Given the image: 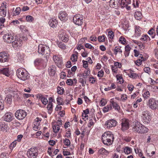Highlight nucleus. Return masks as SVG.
Returning <instances> with one entry per match:
<instances>
[{
	"instance_id": "obj_24",
	"label": "nucleus",
	"mask_w": 158,
	"mask_h": 158,
	"mask_svg": "<svg viewBox=\"0 0 158 158\" xmlns=\"http://www.w3.org/2000/svg\"><path fill=\"white\" fill-rule=\"evenodd\" d=\"M1 74L4 75L6 76H9L10 74L8 69L6 68L0 69V74Z\"/></svg>"
},
{
	"instance_id": "obj_34",
	"label": "nucleus",
	"mask_w": 158,
	"mask_h": 158,
	"mask_svg": "<svg viewBox=\"0 0 158 158\" xmlns=\"http://www.w3.org/2000/svg\"><path fill=\"white\" fill-rule=\"evenodd\" d=\"M112 109V107L110 104L109 105H108L104 107L103 108V111L104 112L106 113L108 112L109 110H111Z\"/></svg>"
},
{
	"instance_id": "obj_9",
	"label": "nucleus",
	"mask_w": 158,
	"mask_h": 158,
	"mask_svg": "<svg viewBox=\"0 0 158 158\" xmlns=\"http://www.w3.org/2000/svg\"><path fill=\"white\" fill-rule=\"evenodd\" d=\"M36 148H31L27 152V155L29 158H36L38 155L37 150Z\"/></svg>"
},
{
	"instance_id": "obj_11",
	"label": "nucleus",
	"mask_w": 158,
	"mask_h": 158,
	"mask_svg": "<svg viewBox=\"0 0 158 158\" xmlns=\"http://www.w3.org/2000/svg\"><path fill=\"white\" fill-rule=\"evenodd\" d=\"M9 55L6 52H2L0 53V62H4L9 60Z\"/></svg>"
},
{
	"instance_id": "obj_53",
	"label": "nucleus",
	"mask_w": 158,
	"mask_h": 158,
	"mask_svg": "<svg viewBox=\"0 0 158 158\" xmlns=\"http://www.w3.org/2000/svg\"><path fill=\"white\" fill-rule=\"evenodd\" d=\"M104 74V72L102 70H101L98 72V76L99 77H101L103 76Z\"/></svg>"
},
{
	"instance_id": "obj_40",
	"label": "nucleus",
	"mask_w": 158,
	"mask_h": 158,
	"mask_svg": "<svg viewBox=\"0 0 158 158\" xmlns=\"http://www.w3.org/2000/svg\"><path fill=\"white\" fill-rule=\"evenodd\" d=\"M52 106H53V104L52 103H48V104L47 106V108L48 110V112L49 114H51V112L52 110Z\"/></svg>"
},
{
	"instance_id": "obj_50",
	"label": "nucleus",
	"mask_w": 158,
	"mask_h": 158,
	"mask_svg": "<svg viewBox=\"0 0 158 158\" xmlns=\"http://www.w3.org/2000/svg\"><path fill=\"white\" fill-rule=\"evenodd\" d=\"M119 41L122 44H124L126 42L125 39L123 37H121L119 38Z\"/></svg>"
},
{
	"instance_id": "obj_52",
	"label": "nucleus",
	"mask_w": 158,
	"mask_h": 158,
	"mask_svg": "<svg viewBox=\"0 0 158 158\" xmlns=\"http://www.w3.org/2000/svg\"><path fill=\"white\" fill-rule=\"evenodd\" d=\"M16 140L14 141L10 144V148L11 149L12 148H13L14 147H15L16 145Z\"/></svg>"
},
{
	"instance_id": "obj_63",
	"label": "nucleus",
	"mask_w": 158,
	"mask_h": 158,
	"mask_svg": "<svg viewBox=\"0 0 158 158\" xmlns=\"http://www.w3.org/2000/svg\"><path fill=\"white\" fill-rule=\"evenodd\" d=\"M112 71L114 73H116L117 72V68L115 66H111Z\"/></svg>"
},
{
	"instance_id": "obj_17",
	"label": "nucleus",
	"mask_w": 158,
	"mask_h": 158,
	"mask_svg": "<svg viewBox=\"0 0 158 158\" xmlns=\"http://www.w3.org/2000/svg\"><path fill=\"white\" fill-rule=\"evenodd\" d=\"M117 124V122L116 120L114 119H110L107 121L105 123L107 128H111L115 127Z\"/></svg>"
},
{
	"instance_id": "obj_14",
	"label": "nucleus",
	"mask_w": 158,
	"mask_h": 158,
	"mask_svg": "<svg viewBox=\"0 0 158 158\" xmlns=\"http://www.w3.org/2000/svg\"><path fill=\"white\" fill-rule=\"evenodd\" d=\"M53 60L58 67H61L63 64L61 58H60L56 56H54L53 57Z\"/></svg>"
},
{
	"instance_id": "obj_38",
	"label": "nucleus",
	"mask_w": 158,
	"mask_h": 158,
	"mask_svg": "<svg viewBox=\"0 0 158 158\" xmlns=\"http://www.w3.org/2000/svg\"><path fill=\"white\" fill-rule=\"evenodd\" d=\"M64 34H66L64 31L63 30L60 31L59 32L58 35L59 39H60L63 36L65 35Z\"/></svg>"
},
{
	"instance_id": "obj_10",
	"label": "nucleus",
	"mask_w": 158,
	"mask_h": 158,
	"mask_svg": "<svg viewBox=\"0 0 158 158\" xmlns=\"http://www.w3.org/2000/svg\"><path fill=\"white\" fill-rule=\"evenodd\" d=\"M129 120L126 118L122 119L121 123V130L123 131L127 130L129 129Z\"/></svg>"
},
{
	"instance_id": "obj_64",
	"label": "nucleus",
	"mask_w": 158,
	"mask_h": 158,
	"mask_svg": "<svg viewBox=\"0 0 158 158\" xmlns=\"http://www.w3.org/2000/svg\"><path fill=\"white\" fill-rule=\"evenodd\" d=\"M23 137V135H19L17 137V139L16 141L18 142H20L22 138Z\"/></svg>"
},
{
	"instance_id": "obj_30",
	"label": "nucleus",
	"mask_w": 158,
	"mask_h": 158,
	"mask_svg": "<svg viewBox=\"0 0 158 158\" xmlns=\"http://www.w3.org/2000/svg\"><path fill=\"white\" fill-rule=\"evenodd\" d=\"M122 52V51L121 49V47L119 46L115 47L114 49V53L115 55H116L118 52L121 53Z\"/></svg>"
},
{
	"instance_id": "obj_22",
	"label": "nucleus",
	"mask_w": 158,
	"mask_h": 158,
	"mask_svg": "<svg viewBox=\"0 0 158 158\" xmlns=\"http://www.w3.org/2000/svg\"><path fill=\"white\" fill-rule=\"evenodd\" d=\"M56 67L55 65H52L49 67L48 69V72L49 75L53 76L56 73Z\"/></svg>"
},
{
	"instance_id": "obj_6",
	"label": "nucleus",
	"mask_w": 158,
	"mask_h": 158,
	"mask_svg": "<svg viewBox=\"0 0 158 158\" xmlns=\"http://www.w3.org/2000/svg\"><path fill=\"white\" fill-rule=\"evenodd\" d=\"M149 107L152 110H156L158 108V101L154 98L150 99L148 102Z\"/></svg>"
},
{
	"instance_id": "obj_56",
	"label": "nucleus",
	"mask_w": 158,
	"mask_h": 158,
	"mask_svg": "<svg viewBox=\"0 0 158 158\" xmlns=\"http://www.w3.org/2000/svg\"><path fill=\"white\" fill-rule=\"evenodd\" d=\"M144 71L148 74L151 72L150 69L149 67H146L144 68Z\"/></svg>"
},
{
	"instance_id": "obj_19",
	"label": "nucleus",
	"mask_w": 158,
	"mask_h": 158,
	"mask_svg": "<svg viewBox=\"0 0 158 158\" xmlns=\"http://www.w3.org/2000/svg\"><path fill=\"white\" fill-rule=\"evenodd\" d=\"M58 17L62 21H66L68 18L67 13L64 11H60Z\"/></svg>"
},
{
	"instance_id": "obj_8",
	"label": "nucleus",
	"mask_w": 158,
	"mask_h": 158,
	"mask_svg": "<svg viewBox=\"0 0 158 158\" xmlns=\"http://www.w3.org/2000/svg\"><path fill=\"white\" fill-rule=\"evenodd\" d=\"M16 118L19 120H22L27 115V113L24 110H19L15 113Z\"/></svg>"
},
{
	"instance_id": "obj_54",
	"label": "nucleus",
	"mask_w": 158,
	"mask_h": 158,
	"mask_svg": "<svg viewBox=\"0 0 158 158\" xmlns=\"http://www.w3.org/2000/svg\"><path fill=\"white\" fill-rule=\"evenodd\" d=\"M79 82L81 84L82 86H85V85L86 84V82L84 79L80 78L79 79Z\"/></svg>"
},
{
	"instance_id": "obj_36",
	"label": "nucleus",
	"mask_w": 158,
	"mask_h": 158,
	"mask_svg": "<svg viewBox=\"0 0 158 158\" xmlns=\"http://www.w3.org/2000/svg\"><path fill=\"white\" fill-rule=\"evenodd\" d=\"M58 46L60 48L64 49L66 48V45L65 44L61 42H57V43Z\"/></svg>"
},
{
	"instance_id": "obj_21",
	"label": "nucleus",
	"mask_w": 158,
	"mask_h": 158,
	"mask_svg": "<svg viewBox=\"0 0 158 158\" xmlns=\"http://www.w3.org/2000/svg\"><path fill=\"white\" fill-rule=\"evenodd\" d=\"M58 23L57 20L54 18L51 19L48 22L50 26L53 28L56 27Z\"/></svg>"
},
{
	"instance_id": "obj_39",
	"label": "nucleus",
	"mask_w": 158,
	"mask_h": 158,
	"mask_svg": "<svg viewBox=\"0 0 158 158\" xmlns=\"http://www.w3.org/2000/svg\"><path fill=\"white\" fill-rule=\"evenodd\" d=\"M64 91V90L63 88L58 86L57 88V92L58 94L60 95L62 94Z\"/></svg>"
},
{
	"instance_id": "obj_43",
	"label": "nucleus",
	"mask_w": 158,
	"mask_h": 158,
	"mask_svg": "<svg viewBox=\"0 0 158 158\" xmlns=\"http://www.w3.org/2000/svg\"><path fill=\"white\" fill-rule=\"evenodd\" d=\"M132 149L131 148L127 147L125 148L124 149V152L125 153L127 154H128L130 153Z\"/></svg>"
},
{
	"instance_id": "obj_62",
	"label": "nucleus",
	"mask_w": 158,
	"mask_h": 158,
	"mask_svg": "<svg viewBox=\"0 0 158 158\" xmlns=\"http://www.w3.org/2000/svg\"><path fill=\"white\" fill-rule=\"evenodd\" d=\"M127 87L130 91H132L133 90L134 86L132 85H128Z\"/></svg>"
},
{
	"instance_id": "obj_4",
	"label": "nucleus",
	"mask_w": 158,
	"mask_h": 158,
	"mask_svg": "<svg viewBox=\"0 0 158 158\" xmlns=\"http://www.w3.org/2000/svg\"><path fill=\"white\" fill-rule=\"evenodd\" d=\"M38 52L42 55H47L46 56H48L50 54V51L48 46L40 44L38 46Z\"/></svg>"
},
{
	"instance_id": "obj_42",
	"label": "nucleus",
	"mask_w": 158,
	"mask_h": 158,
	"mask_svg": "<svg viewBox=\"0 0 158 158\" xmlns=\"http://www.w3.org/2000/svg\"><path fill=\"white\" fill-rule=\"evenodd\" d=\"M64 35H65L63 36L61 38L60 40L63 42H67L68 41L69 39L67 34H64Z\"/></svg>"
},
{
	"instance_id": "obj_28",
	"label": "nucleus",
	"mask_w": 158,
	"mask_h": 158,
	"mask_svg": "<svg viewBox=\"0 0 158 158\" xmlns=\"http://www.w3.org/2000/svg\"><path fill=\"white\" fill-rule=\"evenodd\" d=\"M39 96L43 104L46 105L48 103V101L47 99L46 98H44L41 94H39Z\"/></svg>"
},
{
	"instance_id": "obj_44",
	"label": "nucleus",
	"mask_w": 158,
	"mask_h": 158,
	"mask_svg": "<svg viewBox=\"0 0 158 158\" xmlns=\"http://www.w3.org/2000/svg\"><path fill=\"white\" fill-rule=\"evenodd\" d=\"M59 127L60 126H59L58 125H55L53 126V129L55 133H56L59 131L60 130Z\"/></svg>"
},
{
	"instance_id": "obj_58",
	"label": "nucleus",
	"mask_w": 158,
	"mask_h": 158,
	"mask_svg": "<svg viewBox=\"0 0 158 158\" xmlns=\"http://www.w3.org/2000/svg\"><path fill=\"white\" fill-rule=\"evenodd\" d=\"M0 13L1 16L3 17H5L6 13V10L0 11Z\"/></svg>"
},
{
	"instance_id": "obj_26",
	"label": "nucleus",
	"mask_w": 158,
	"mask_h": 158,
	"mask_svg": "<svg viewBox=\"0 0 158 158\" xmlns=\"http://www.w3.org/2000/svg\"><path fill=\"white\" fill-rule=\"evenodd\" d=\"M135 35L136 36H139L141 34V31L139 26H135Z\"/></svg>"
},
{
	"instance_id": "obj_32",
	"label": "nucleus",
	"mask_w": 158,
	"mask_h": 158,
	"mask_svg": "<svg viewBox=\"0 0 158 158\" xmlns=\"http://www.w3.org/2000/svg\"><path fill=\"white\" fill-rule=\"evenodd\" d=\"M78 52H75L74 54L72 55L71 59L73 62H75L77 60Z\"/></svg>"
},
{
	"instance_id": "obj_16",
	"label": "nucleus",
	"mask_w": 158,
	"mask_h": 158,
	"mask_svg": "<svg viewBox=\"0 0 158 158\" xmlns=\"http://www.w3.org/2000/svg\"><path fill=\"white\" fill-rule=\"evenodd\" d=\"M41 120L38 117L34 121L33 123V129L34 130L37 131L40 129L39 127L40 123Z\"/></svg>"
},
{
	"instance_id": "obj_29",
	"label": "nucleus",
	"mask_w": 158,
	"mask_h": 158,
	"mask_svg": "<svg viewBox=\"0 0 158 158\" xmlns=\"http://www.w3.org/2000/svg\"><path fill=\"white\" fill-rule=\"evenodd\" d=\"M7 129V126L2 122H0V130L2 131H6Z\"/></svg>"
},
{
	"instance_id": "obj_18",
	"label": "nucleus",
	"mask_w": 158,
	"mask_h": 158,
	"mask_svg": "<svg viewBox=\"0 0 158 158\" xmlns=\"http://www.w3.org/2000/svg\"><path fill=\"white\" fill-rule=\"evenodd\" d=\"M12 46L14 48H16L17 47H20L22 45V41L19 38L16 39L14 38V40L11 42Z\"/></svg>"
},
{
	"instance_id": "obj_1",
	"label": "nucleus",
	"mask_w": 158,
	"mask_h": 158,
	"mask_svg": "<svg viewBox=\"0 0 158 158\" xmlns=\"http://www.w3.org/2000/svg\"><path fill=\"white\" fill-rule=\"evenodd\" d=\"M114 140L113 135L110 131L105 132L102 136V140L103 143L107 145L111 144Z\"/></svg>"
},
{
	"instance_id": "obj_15",
	"label": "nucleus",
	"mask_w": 158,
	"mask_h": 158,
	"mask_svg": "<svg viewBox=\"0 0 158 158\" xmlns=\"http://www.w3.org/2000/svg\"><path fill=\"white\" fill-rule=\"evenodd\" d=\"M3 39L5 41L8 43H11L13 40H14V37L11 34H5L3 36Z\"/></svg>"
},
{
	"instance_id": "obj_25",
	"label": "nucleus",
	"mask_w": 158,
	"mask_h": 158,
	"mask_svg": "<svg viewBox=\"0 0 158 158\" xmlns=\"http://www.w3.org/2000/svg\"><path fill=\"white\" fill-rule=\"evenodd\" d=\"M90 73V70L89 69H88L87 70L85 71L82 74L81 76L83 77V78H85L87 77L88 76H89Z\"/></svg>"
},
{
	"instance_id": "obj_61",
	"label": "nucleus",
	"mask_w": 158,
	"mask_h": 158,
	"mask_svg": "<svg viewBox=\"0 0 158 158\" xmlns=\"http://www.w3.org/2000/svg\"><path fill=\"white\" fill-rule=\"evenodd\" d=\"M135 64L139 66L142 64V60L139 59H138L135 62Z\"/></svg>"
},
{
	"instance_id": "obj_35",
	"label": "nucleus",
	"mask_w": 158,
	"mask_h": 158,
	"mask_svg": "<svg viewBox=\"0 0 158 158\" xmlns=\"http://www.w3.org/2000/svg\"><path fill=\"white\" fill-rule=\"evenodd\" d=\"M4 108V101L0 95V110H2Z\"/></svg>"
},
{
	"instance_id": "obj_46",
	"label": "nucleus",
	"mask_w": 158,
	"mask_h": 158,
	"mask_svg": "<svg viewBox=\"0 0 158 158\" xmlns=\"http://www.w3.org/2000/svg\"><path fill=\"white\" fill-rule=\"evenodd\" d=\"M150 93L148 91H147L144 92L143 94V95L144 98L146 99L150 96Z\"/></svg>"
},
{
	"instance_id": "obj_60",
	"label": "nucleus",
	"mask_w": 158,
	"mask_h": 158,
	"mask_svg": "<svg viewBox=\"0 0 158 158\" xmlns=\"http://www.w3.org/2000/svg\"><path fill=\"white\" fill-rule=\"evenodd\" d=\"M61 98L60 97H58L57 98V102L58 104L59 105H62V102H61Z\"/></svg>"
},
{
	"instance_id": "obj_41",
	"label": "nucleus",
	"mask_w": 158,
	"mask_h": 158,
	"mask_svg": "<svg viewBox=\"0 0 158 158\" xmlns=\"http://www.w3.org/2000/svg\"><path fill=\"white\" fill-rule=\"evenodd\" d=\"M106 36L103 35L102 36H99L98 37V40L99 42H103L105 41Z\"/></svg>"
},
{
	"instance_id": "obj_55",
	"label": "nucleus",
	"mask_w": 158,
	"mask_h": 158,
	"mask_svg": "<svg viewBox=\"0 0 158 158\" xmlns=\"http://www.w3.org/2000/svg\"><path fill=\"white\" fill-rule=\"evenodd\" d=\"M100 103L102 106H104L106 104V100L104 99H102V100H101Z\"/></svg>"
},
{
	"instance_id": "obj_5",
	"label": "nucleus",
	"mask_w": 158,
	"mask_h": 158,
	"mask_svg": "<svg viewBox=\"0 0 158 158\" xmlns=\"http://www.w3.org/2000/svg\"><path fill=\"white\" fill-rule=\"evenodd\" d=\"M141 117L142 121L145 124L149 123L151 119L150 113L148 111L143 112Z\"/></svg>"
},
{
	"instance_id": "obj_51",
	"label": "nucleus",
	"mask_w": 158,
	"mask_h": 158,
	"mask_svg": "<svg viewBox=\"0 0 158 158\" xmlns=\"http://www.w3.org/2000/svg\"><path fill=\"white\" fill-rule=\"evenodd\" d=\"M66 83L68 85H73V81L72 80L69 79L67 80L66 81Z\"/></svg>"
},
{
	"instance_id": "obj_13",
	"label": "nucleus",
	"mask_w": 158,
	"mask_h": 158,
	"mask_svg": "<svg viewBox=\"0 0 158 158\" xmlns=\"http://www.w3.org/2000/svg\"><path fill=\"white\" fill-rule=\"evenodd\" d=\"M131 3V0H121L120 5L122 8L126 7L127 10H129L130 9L131 7L128 5Z\"/></svg>"
},
{
	"instance_id": "obj_12",
	"label": "nucleus",
	"mask_w": 158,
	"mask_h": 158,
	"mask_svg": "<svg viewBox=\"0 0 158 158\" xmlns=\"http://www.w3.org/2000/svg\"><path fill=\"white\" fill-rule=\"evenodd\" d=\"M13 114L10 112H7L6 113L2 118V119L5 121L9 122L13 119Z\"/></svg>"
},
{
	"instance_id": "obj_33",
	"label": "nucleus",
	"mask_w": 158,
	"mask_h": 158,
	"mask_svg": "<svg viewBox=\"0 0 158 158\" xmlns=\"http://www.w3.org/2000/svg\"><path fill=\"white\" fill-rule=\"evenodd\" d=\"M43 62V60L41 59H36L34 61V64L35 65L37 66L40 65Z\"/></svg>"
},
{
	"instance_id": "obj_23",
	"label": "nucleus",
	"mask_w": 158,
	"mask_h": 158,
	"mask_svg": "<svg viewBox=\"0 0 158 158\" xmlns=\"http://www.w3.org/2000/svg\"><path fill=\"white\" fill-rule=\"evenodd\" d=\"M120 0H110V6L113 8L117 7L119 3Z\"/></svg>"
},
{
	"instance_id": "obj_31",
	"label": "nucleus",
	"mask_w": 158,
	"mask_h": 158,
	"mask_svg": "<svg viewBox=\"0 0 158 158\" xmlns=\"http://www.w3.org/2000/svg\"><path fill=\"white\" fill-rule=\"evenodd\" d=\"M134 16L136 19L139 20L142 18V14L140 12L136 11L135 13Z\"/></svg>"
},
{
	"instance_id": "obj_37",
	"label": "nucleus",
	"mask_w": 158,
	"mask_h": 158,
	"mask_svg": "<svg viewBox=\"0 0 158 158\" xmlns=\"http://www.w3.org/2000/svg\"><path fill=\"white\" fill-rule=\"evenodd\" d=\"M140 40L142 41H148L150 40V39L148 35L146 34L144 36H143L142 37L140 38Z\"/></svg>"
},
{
	"instance_id": "obj_45",
	"label": "nucleus",
	"mask_w": 158,
	"mask_h": 158,
	"mask_svg": "<svg viewBox=\"0 0 158 158\" xmlns=\"http://www.w3.org/2000/svg\"><path fill=\"white\" fill-rule=\"evenodd\" d=\"M21 11V9L20 7H17L15 10L14 14H15V15H18L19 14Z\"/></svg>"
},
{
	"instance_id": "obj_48",
	"label": "nucleus",
	"mask_w": 158,
	"mask_h": 158,
	"mask_svg": "<svg viewBox=\"0 0 158 158\" xmlns=\"http://www.w3.org/2000/svg\"><path fill=\"white\" fill-rule=\"evenodd\" d=\"M34 19L33 17L31 15H28L26 17V20L27 22H32Z\"/></svg>"
},
{
	"instance_id": "obj_57",
	"label": "nucleus",
	"mask_w": 158,
	"mask_h": 158,
	"mask_svg": "<svg viewBox=\"0 0 158 158\" xmlns=\"http://www.w3.org/2000/svg\"><path fill=\"white\" fill-rule=\"evenodd\" d=\"M3 6H1L0 7V11L4 10H6V5L4 4V3H3Z\"/></svg>"
},
{
	"instance_id": "obj_20",
	"label": "nucleus",
	"mask_w": 158,
	"mask_h": 158,
	"mask_svg": "<svg viewBox=\"0 0 158 158\" xmlns=\"http://www.w3.org/2000/svg\"><path fill=\"white\" fill-rule=\"evenodd\" d=\"M110 105L112 107L113 106V108L114 109L118 111L120 109V107L117 104V102H114V101L113 99H112L110 100Z\"/></svg>"
},
{
	"instance_id": "obj_3",
	"label": "nucleus",
	"mask_w": 158,
	"mask_h": 158,
	"mask_svg": "<svg viewBox=\"0 0 158 158\" xmlns=\"http://www.w3.org/2000/svg\"><path fill=\"white\" fill-rule=\"evenodd\" d=\"M16 75L18 78L23 81L27 80L29 77L28 73L26 70L19 68L16 71Z\"/></svg>"
},
{
	"instance_id": "obj_59",
	"label": "nucleus",
	"mask_w": 158,
	"mask_h": 158,
	"mask_svg": "<svg viewBox=\"0 0 158 158\" xmlns=\"http://www.w3.org/2000/svg\"><path fill=\"white\" fill-rule=\"evenodd\" d=\"M114 66L116 67H118L119 68H120L122 66L121 64L120 63L118 62H115L114 63Z\"/></svg>"
},
{
	"instance_id": "obj_2",
	"label": "nucleus",
	"mask_w": 158,
	"mask_h": 158,
	"mask_svg": "<svg viewBox=\"0 0 158 158\" xmlns=\"http://www.w3.org/2000/svg\"><path fill=\"white\" fill-rule=\"evenodd\" d=\"M133 131L139 134H144L148 131V129L143 126L140 122H135L134 126L132 128Z\"/></svg>"
},
{
	"instance_id": "obj_47",
	"label": "nucleus",
	"mask_w": 158,
	"mask_h": 158,
	"mask_svg": "<svg viewBox=\"0 0 158 158\" xmlns=\"http://www.w3.org/2000/svg\"><path fill=\"white\" fill-rule=\"evenodd\" d=\"M65 145L68 146L70 145V140L68 139H65L64 142Z\"/></svg>"
},
{
	"instance_id": "obj_49",
	"label": "nucleus",
	"mask_w": 158,
	"mask_h": 158,
	"mask_svg": "<svg viewBox=\"0 0 158 158\" xmlns=\"http://www.w3.org/2000/svg\"><path fill=\"white\" fill-rule=\"evenodd\" d=\"M108 35L110 39H113L114 36V33L112 31H110L108 32Z\"/></svg>"
},
{
	"instance_id": "obj_27",
	"label": "nucleus",
	"mask_w": 158,
	"mask_h": 158,
	"mask_svg": "<svg viewBox=\"0 0 158 158\" xmlns=\"http://www.w3.org/2000/svg\"><path fill=\"white\" fill-rule=\"evenodd\" d=\"M99 154L102 155H107L109 153V152L105 149L104 148H101L98 151Z\"/></svg>"
},
{
	"instance_id": "obj_7",
	"label": "nucleus",
	"mask_w": 158,
	"mask_h": 158,
	"mask_svg": "<svg viewBox=\"0 0 158 158\" xmlns=\"http://www.w3.org/2000/svg\"><path fill=\"white\" fill-rule=\"evenodd\" d=\"M73 20L74 23L78 25H81L83 23V18L81 15L77 14L73 17Z\"/></svg>"
}]
</instances>
